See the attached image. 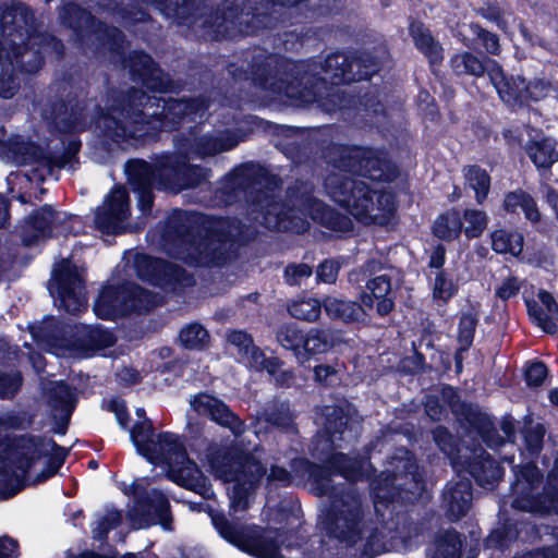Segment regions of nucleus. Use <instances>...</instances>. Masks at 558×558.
<instances>
[{
	"instance_id": "26",
	"label": "nucleus",
	"mask_w": 558,
	"mask_h": 558,
	"mask_svg": "<svg viewBox=\"0 0 558 558\" xmlns=\"http://www.w3.org/2000/svg\"><path fill=\"white\" fill-rule=\"evenodd\" d=\"M541 304L527 302V312L535 324L547 333H555L558 326V305L546 291L538 293Z\"/></svg>"
},
{
	"instance_id": "5",
	"label": "nucleus",
	"mask_w": 558,
	"mask_h": 558,
	"mask_svg": "<svg viewBox=\"0 0 558 558\" xmlns=\"http://www.w3.org/2000/svg\"><path fill=\"white\" fill-rule=\"evenodd\" d=\"M128 173L138 194V206L144 214L149 211L153 204V187L177 192L198 184L204 177L199 168L173 166L170 161L153 169L147 162L135 160L129 163Z\"/></svg>"
},
{
	"instance_id": "1",
	"label": "nucleus",
	"mask_w": 558,
	"mask_h": 558,
	"mask_svg": "<svg viewBox=\"0 0 558 558\" xmlns=\"http://www.w3.org/2000/svg\"><path fill=\"white\" fill-rule=\"evenodd\" d=\"M158 101H162V110L149 111L155 105L153 98L143 92L134 90L128 97V108H112L108 114L97 119L96 126L109 136L141 137L150 135V129L170 130L179 120L186 118L194 120L202 117L207 109L204 100L158 99ZM156 107L159 108L160 104L157 102Z\"/></svg>"
},
{
	"instance_id": "6",
	"label": "nucleus",
	"mask_w": 558,
	"mask_h": 558,
	"mask_svg": "<svg viewBox=\"0 0 558 558\" xmlns=\"http://www.w3.org/2000/svg\"><path fill=\"white\" fill-rule=\"evenodd\" d=\"M404 454V458L396 459L398 473L386 471L372 483L375 510L381 515L384 513L380 507H387L395 501H412L423 489L418 465L408 452Z\"/></svg>"
},
{
	"instance_id": "29",
	"label": "nucleus",
	"mask_w": 558,
	"mask_h": 558,
	"mask_svg": "<svg viewBox=\"0 0 558 558\" xmlns=\"http://www.w3.org/2000/svg\"><path fill=\"white\" fill-rule=\"evenodd\" d=\"M47 399L53 417L66 422L74 409L73 391L64 383L57 381L47 389Z\"/></svg>"
},
{
	"instance_id": "38",
	"label": "nucleus",
	"mask_w": 558,
	"mask_h": 558,
	"mask_svg": "<svg viewBox=\"0 0 558 558\" xmlns=\"http://www.w3.org/2000/svg\"><path fill=\"white\" fill-rule=\"evenodd\" d=\"M451 68L457 74H469L473 76H482L485 72L489 75V70L494 66L495 61H488L485 64L482 60L470 52H462L453 56L450 60Z\"/></svg>"
},
{
	"instance_id": "19",
	"label": "nucleus",
	"mask_w": 558,
	"mask_h": 558,
	"mask_svg": "<svg viewBox=\"0 0 558 558\" xmlns=\"http://www.w3.org/2000/svg\"><path fill=\"white\" fill-rule=\"evenodd\" d=\"M62 21L75 31L85 32L93 31L101 40L116 43L120 36V32L113 27L104 26L95 23L93 16L85 10L75 4H68L61 16Z\"/></svg>"
},
{
	"instance_id": "10",
	"label": "nucleus",
	"mask_w": 558,
	"mask_h": 558,
	"mask_svg": "<svg viewBox=\"0 0 558 558\" xmlns=\"http://www.w3.org/2000/svg\"><path fill=\"white\" fill-rule=\"evenodd\" d=\"M49 291L58 308L73 315L86 310L83 275L70 260L62 259L54 266Z\"/></svg>"
},
{
	"instance_id": "56",
	"label": "nucleus",
	"mask_w": 558,
	"mask_h": 558,
	"mask_svg": "<svg viewBox=\"0 0 558 558\" xmlns=\"http://www.w3.org/2000/svg\"><path fill=\"white\" fill-rule=\"evenodd\" d=\"M21 375L17 372L0 375V396L2 398L12 397L21 386Z\"/></svg>"
},
{
	"instance_id": "14",
	"label": "nucleus",
	"mask_w": 558,
	"mask_h": 558,
	"mask_svg": "<svg viewBox=\"0 0 558 558\" xmlns=\"http://www.w3.org/2000/svg\"><path fill=\"white\" fill-rule=\"evenodd\" d=\"M75 219L76 217L61 211L54 213L50 207L45 206L21 226L20 235L25 245H34L54 233L69 230L64 227L65 220L72 222Z\"/></svg>"
},
{
	"instance_id": "53",
	"label": "nucleus",
	"mask_w": 558,
	"mask_h": 558,
	"mask_svg": "<svg viewBox=\"0 0 558 558\" xmlns=\"http://www.w3.org/2000/svg\"><path fill=\"white\" fill-rule=\"evenodd\" d=\"M469 31L476 36L482 45L484 46L485 50L490 54H499L500 53V45H499V38L497 35L487 32L483 29L477 24H470L468 26Z\"/></svg>"
},
{
	"instance_id": "22",
	"label": "nucleus",
	"mask_w": 558,
	"mask_h": 558,
	"mask_svg": "<svg viewBox=\"0 0 558 558\" xmlns=\"http://www.w3.org/2000/svg\"><path fill=\"white\" fill-rule=\"evenodd\" d=\"M472 500L471 482L469 478H460L449 482L444 492V504L448 515L458 520L469 511Z\"/></svg>"
},
{
	"instance_id": "8",
	"label": "nucleus",
	"mask_w": 558,
	"mask_h": 558,
	"mask_svg": "<svg viewBox=\"0 0 558 558\" xmlns=\"http://www.w3.org/2000/svg\"><path fill=\"white\" fill-rule=\"evenodd\" d=\"M396 204L390 192L374 187L364 181L351 186V217L364 225H387L393 217Z\"/></svg>"
},
{
	"instance_id": "43",
	"label": "nucleus",
	"mask_w": 558,
	"mask_h": 558,
	"mask_svg": "<svg viewBox=\"0 0 558 558\" xmlns=\"http://www.w3.org/2000/svg\"><path fill=\"white\" fill-rule=\"evenodd\" d=\"M241 361L250 368L256 371L266 369L270 375H275L280 366L276 357H266L265 353L254 344L248 349V353L241 355Z\"/></svg>"
},
{
	"instance_id": "61",
	"label": "nucleus",
	"mask_w": 558,
	"mask_h": 558,
	"mask_svg": "<svg viewBox=\"0 0 558 558\" xmlns=\"http://www.w3.org/2000/svg\"><path fill=\"white\" fill-rule=\"evenodd\" d=\"M543 438L544 430L539 425L532 427L524 433L525 444L533 453L537 452L542 448Z\"/></svg>"
},
{
	"instance_id": "64",
	"label": "nucleus",
	"mask_w": 558,
	"mask_h": 558,
	"mask_svg": "<svg viewBox=\"0 0 558 558\" xmlns=\"http://www.w3.org/2000/svg\"><path fill=\"white\" fill-rule=\"evenodd\" d=\"M265 420L278 427H289L291 424V414L288 408L281 407L278 413H265Z\"/></svg>"
},
{
	"instance_id": "60",
	"label": "nucleus",
	"mask_w": 558,
	"mask_h": 558,
	"mask_svg": "<svg viewBox=\"0 0 558 558\" xmlns=\"http://www.w3.org/2000/svg\"><path fill=\"white\" fill-rule=\"evenodd\" d=\"M339 266L333 260L322 263L317 269V278L325 283H332L338 276Z\"/></svg>"
},
{
	"instance_id": "15",
	"label": "nucleus",
	"mask_w": 558,
	"mask_h": 558,
	"mask_svg": "<svg viewBox=\"0 0 558 558\" xmlns=\"http://www.w3.org/2000/svg\"><path fill=\"white\" fill-rule=\"evenodd\" d=\"M129 217L128 192L114 187L95 215V226L104 234H117L126 230Z\"/></svg>"
},
{
	"instance_id": "11",
	"label": "nucleus",
	"mask_w": 558,
	"mask_h": 558,
	"mask_svg": "<svg viewBox=\"0 0 558 558\" xmlns=\"http://www.w3.org/2000/svg\"><path fill=\"white\" fill-rule=\"evenodd\" d=\"M156 303L149 292L135 286L106 287L94 304V312L101 319H114L131 311H146Z\"/></svg>"
},
{
	"instance_id": "18",
	"label": "nucleus",
	"mask_w": 558,
	"mask_h": 558,
	"mask_svg": "<svg viewBox=\"0 0 558 558\" xmlns=\"http://www.w3.org/2000/svg\"><path fill=\"white\" fill-rule=\"evenodd\" d=\"M282 206L279 202L275 201L272 195L264 194L263 198L256 203V208L253 211H259L260 217L256 216L255 219L259 220L268 229L278 230H292L302 232L307 228V221L301 220L300 223L288 220L287 214L282 215Z\"/></svg>"
},
{
	"instance_id": "52",
	"label": "nucleus",
	"mask_w": 558,
	"mask_h": 558,
	"mask_svg": "<svg viewBox=\"0 0 558 558\" xmlns=\"http://www.w3.org/2000/svg\"><path fill=\"white\" fill-rule=\"evenodd\" d=\"M306 468V473L310 480L317 484L322 494L332 495L336 488L331 486L329 478L331 474H326V471L314 464L302 462Z\"/></svg>"
},
{
	"instance_id": "37",
	"label": "nucleus",
	"mask_w": 558,
	"mask_h": 558,
	"mask_svg": "<svg viewBox=\"0 0 558 558\" xmlns=\"http://www.w3.org/2000/svg\"><path fill=\"white\" fill-rule=\"evenodd\" d=\"M461 539L457 532L448 530L438 535L428 549L427 558H459Z\"/></svg>"
},
{
	"instance_id": "24",
	"label": "nucleus",
	"mask_w": 558,
	"mask_h": 558,
	"mask_svg": "<svg viewBox=\"0 0 558 558\" xmlns=\"http://www.w3.org/2000/svg\"><path fill=\"white\" fill-rule=\"evenodd\" d=\"M226 245V241L221 239H203L198 243L190 244L186 255L181 258L202 266L218 265L225 260L222 251Z\"/></svg>"
},
{
	"instance_id": "20",
	"label": "nucleus",
	"mask_w": 558,
	"mask_h": 558,
	"mask_svg": "<svg viewBox=\"0 0 558 558\" xmlns=\"http://www.w3.org/2000/svg\"><path fill=\"white\" fill-rule=\"evenodd\" d=\"M343 440L342 433L326 432L317 439L315 451L317 456L326 462L327 466L342 477L348 480V459L347 456L338 449L342 448L338 442Z\"/></svg>"
},
{
	"instance_id": "33",
	"label": "nucleus",
	"mask_w": 558,
	"mask_h": 558,
	"mask_svg": "<svg viewBox=\"0 0 558 558\" xmlns=\"http://www.w3.org/2000/svg\"><path fill=\"white\" fill-rule=\"evenodd\" d=\"M462 218L458 210H448L439 215L433 225V233L442 241H453L462 232Z\"/></svg>"
},
{
	"instance_id": "40",
	"label": "nucleus",
	"mask_w": 558,
	"mask_h": 558,
	"mask_svg": "<svg viewBox=\"0 0 558 558\" xmlns=\"http://www.w3.org/2000/svg\"><path fill=\"white\" fill-rule=\"evenodd\" d=\"M471 474L480 486L492 488L501 478L502 470L494 459L484 457L472 466Z\"/></svg>"
},
{
	"instance_id": "51",
	"label": "nucleus",
	"mask_w": 558,
	"mask_h": 558,
	"mask_svg": "<svg viewBox=\"0 0 558 558\" xmlns=\"http://www.w3.org/2000/svg\"><path fill=\"white\" fill-rule=\"evenodd\" d=\"M304 335L295 327L289 326L278 332V341L286 349L292 350L298 360V351L302 347Z\"/></svg>"
},
{
	"instance_id": "25",
	"label": "nucleus",
	"mask_w": 558,
	"mask_h": 558,
	"mask_svg": "<svg viewBox=\"0 0 558 558\" xmlns=\"http://www.w3.org/2000/svg\"><path fill=\"white\" fill-rule=\"evenodd\" d=\"M236 144L238 142L228 135H204L193 141L187 140L186 143L179 146V149L185 155L205 157L230 150L235 147Z\"/></svg>"
},
{
	"instance_id": "7",
	"label": "nucleus",
	"mask_w": 558,
	"mask_h": 558,
	"mask_svg": "<svg viewBox=\"0 0 558 558\" xmlns=\"http://www.w3.org/2000/svg\"><path fill=\"white\" fill-rule=\"evenodd\" d=\"M147 487L146 478H137L130 484L121 485L125 495L134 497V507L129 511L130 519L137 527L160 524L165 530H170L171 518L167 497L156 489L147 493Z\"/></svg>"
},
{
	"instance_id": "54",
	"label": "nucleus",
	"mask_w": 558,
	"mask_h": 558,
	"mask_svg": "<svg viewBox=\"0 0 558 558\" xmlns=\"http://www.w3.org/2000/svg\"><path fill=\"white\" fill-rule=\"evenodd\" d=\"M120 519L121 515L117 510H109L101 519L94 523V536L101 539L111 529L117 526Z\"/></svg>"
},
{
	"instance_id": "48",
	"label": "nucleus",
	"mask_w": 558,
	"mask_h": 558,
	"mask_svg": "<svg viewBox=\"0 0 558 558\" xmlns=\"http://www.w3.org/2000/svg\"><path fill=\"white\" fill-rule=\"evenodd\" d=\"M180 341L186 348L201 349L208 343L209 335L202 325L191 324L181 330Z\"/></svg>"
},
{
	"instance_id": "36",
	"label": "nucleus",
	"mask_w": 558,
	"mask_h": 558,
	"mask_svg": "<svg viewBox=\"0 0 558 558\" xmlns=\"http://www.w3.org/2000/svg\"><path fill=\"white\" fill-rule=\"evenodd\" d=\"M504 208L509 213H517L521 209L526 219L532 222L539 220V211L534 198L524 191L510 192L505 196Z\"/></svg>"
},
{
	"instance_id": "4",
	"label": "nucleus",
	"mask_w": 558,
	"mask_h": 558,
	"mask_svg": "<svg viewBox=\"0 0 558 558\" xmlns=\"http://www.w3.org/2000/svg\"><path fill=\"white\" fill-rule=\"evenodd\" d=\"M28 9L24 5H17L10 9L2 15L1 32L4 40L0 44V96L11 98L16 89L14 72L17 66H23L25 71L32 72L41 64L36 56L35 64L25 65L24 58L26 52H21L17 45L24 43L28 35Z\"/></svg>"
},
{
	"instance_id": "58",
	"label": "nucleus",
	"mask_w": 558,
	"mask_h": 558,
	"mask_svg": "<svg viewBox=\"0 0 558 558\" xmlns=\"http://www.w3.org/2000/svg\"><path fill=\"white\" fill-rule=\"evenodd\" d=\"M312 269L305 264L290 265L286 268L284 277L289 284H300L303 278L310 277Z\"/></svg>"
},
{
	"instance_id": "17",
	"label": "nucleus",
	"mask_w": 558,
	"mask_h": 558,
	"mask_svg": "<svg viewBox=\"0 0 558 558\" xmlns=\"http://www.w3.org/2000/svg\"><path fill=\"white\" fill-rule=\"evenodd\" d=\"M190 405L196 413L208 416L214 422L229 427L236 436L244 432L243 423L222 401L210 395L199 393L194 396L190 400Z\"/></svg>"
},
{
	"instance_id": "27",
	"label": "nucleus",
	"mask_w": 558,
	"mask_h": 558,
	"mask_svg": "<svg viewBox=\"0 0 558 558\" xmlns=\"http://www.w3.org/2000/svg\"><path fill=\"white\" fill-rule=\"evenodd\" d=\"M130 68L132 73L142 80L143 85L147 89L156 92H163L167 89L162 72L156 68L149 56L143 52H136L131 59Z\"/></svg>"
},
{
	"instance_id": "57",
	"label": "nucleus",
	"mask_w": 558,
	"mask_h": 558,
	"mask_svg": "<svg viewBox=\"0 0 558 558\" xmlns=\"http://www.w3.org/2000/svg\"><path fill=\"white\" fill-rule=\"evenodd\" d=\"M227 337L229 343L238 349L240 356L243 353H248V349L252 347L253 341L246 332L233 330L230 331Z\"/></svg>"
},
{
	"instance_id": "16",
	"label": "nucleus",
	"mask_w": 558,
	"mask_h": 558,
	"mask_svg": "<svg viewBox=\"0 0 558 558\" xmlns=\"http://www.w3.org/2000/svg\"><path fill=\"white\" fill-rule=\"evenodd\" d=\"M355 173L373 181H392L397 174V167L386 159L380 151L351 147V174Z\"/></svg>"
},
{
	"instance_id": "23",
	"label": "nucleus",
	"mask_w": 558,
	"mask_h": 558,
	"mask_svg": "<svg viewBox=\"0 0 558 558\" xmlns=\"http://www.w3.org/2000/svg\"><path fill=\"white\" fill-rule=\"evenodd\" d=\"M389 62V52L385 45L372 43L359 57L351 60V71L357 69L355 80H368Z\"/></svg>"
},
{
	"instance_id": "32",
	"label": "nucleus",
	"mask_w": 558,
	"mask_h": 558,
	"mask_svg": "<svg viewBox=\"0 0 558 558\" xmlns=\"http://www.w3.org/2000/svg\"><path fill=\"white\" fill-rule=\"evenodd\" d=\"M331 348V342L325 331L311 329L303 337L302 347L298 351V362L304 364L312 356L323 354Z\"/></svg>"
},
{
	"instance_id": "41",
	"label": "nucleus",
	"mask_w": 558,
	"mask_h": 558,
	"mask_svg": "<svg viewBox=\"0 0 558 558\" xmlns=\"http://www.w3.org/2000/svg\"><path fill=\"white\" fill-rule=\"evenodd\" d=\"M462 218V232L468 239H475L481 236L488 226V216L485 211L474 208H469L461 215Z\"/></svg>"
},
{
	"instance_id": "35",
	"label": "nucleus",
	"mask_w": 558,
	"mask_h": 558,
	"mask_svg": "<svg viewBox=\"0 0 558 558\" xmlns=\"http://www.w3.org/2000/svg\"><path fill=\"white\" fill-rule=\"evenodd\" d=\"M82 333L88 338L87 341L80 339L72 345L69 344L68 347H72L75 350L84 351L86 354H88L89 351H99L109 348L116 341L114 337L110 331L101 329L99 327H84L82 329Z\"/></svg>"
},
{
	"instance_id": "39",
	"label": "nucleus",
	"mask_w": 558,
	"mask_h": 558,
	"mask_svg": "<svg viewBox=\"0 0 558 558\" xmlns=\"http://www.w3.org/2000/svg\"><path fill=\"white\" fill-rule=\"evenodd\" d=\"M492 247L499 254L519 256L523 247V236L513 231L496 230L492 233Z\"/></svg>"
},
{
	"instance_id": "47",
	"label": "nucleus",
	"mask_w": 558,
	"mask_h": 558,
	"mask_svg": "<svg viewBox=\"0 0 558 558\" xmlns=\"http://www.w3.org/2000/svg\"><path fill=\"white\" fill-rule=\"evenodd\" d=\"M457 286L448 278L445 271L439 270L436 272L433 283V301L444 305L457 293Z\"/></svg>"
},
{
	"instance_id": "44",
	"label": "nucleus",
	"mask_w": 558,
	"mask_h": 558,
	"mask_svg": "<svg viewBox=\"0 0 558 558\" xmlns=\"http://www.w3.org/2000/svg\"><path fill=\"white\" fill-rule=\"evenodd\" d=\"M477 324V318L472 313L462 314L459 328H458V341L460 343L459 351L456 354L457 367L461 366V352L466 351L472 342Z\"/></svg>"
},
{
	"instance_id": "62",
	"label": "nucleus",
	"mask_w": 558,
	"mask_h": 558,
	"mask_svg": "<svg viewBox=\"0 0 558 558\" xmlns=\"http://www.w3.org/2000/svg\"><path fill=\"white\" fill-rule=\"evenodd\" d=\"M325 310L330 317L344 319L348 304L345 301L336 298H327L325 301Z\"/></svg>"
},
{
	"instance_id": "34",
	"label": "nucleus",
	"mask_w": 558,
	"mask_h": 558,
	"mask_svg": "<svg viewBox=\"0 0 558 558\" xmlns=\"http://www.w3.org/2000/svg\"><path fill=\"white\" fill-rule=\"evenodd\" d=\"M526 153L537 168H549L558 160L555 142L546 137L530 142Z\"/></svg>"
},
{
	"instance_id": "59",
	"label": "nucleus",
	"mask_w": 558,
	"mask_h": 558,
	"mask_svg": "<svg viewBox=\"0 0 558 558\" xmlns=\"http://www.w3.org/2000/svg\"><path fill=\"white\" fill-rule=\"evenodd\" d=\"M547 375V367L542 362L530 365L525 372V379L530 386H539Z\"/></svg>"
},
{
	"instance_id": "28",
	"label": "nucleus",
	"mask_w": 558,
	"mask_h": 558,
	"mask_svg": "<svg viewBox=\"0 0 558 558\" xmlns=\"http://www.w3.org/2000/svg\"><path fill=\"white\" fill-rule=\"evenodd\" d=\"M329 159L333 170H337L338 172H332L326 178V187L329 190V193L335 201L345 203L344 181L348 177V159L345 150L339 147L332 148L329 154Z\"/></svg>"
},
{
	"instance_id": "2",
	"label": "nucleus",
	"mask_w": 558,
	"mask_h": 558,
	"mask_svg": "<svg viewBox=\"0 0 558 558\" xmlns=\"http://www.w3.org/2000/svg\"><path fill=\"white\" fill-rule=\"evenodd\" d=\"M131 439L140 454L148 462L168 471L171 481L195 492L205 499L215 493L197 465L187 458L182 439L173 433L153 434V426L145 420L131 430Z\"/></svg>"
},
{
	"instance_id": "12",
	"label": "nucleus",
	"mask_w": 558,
	"mask_h": 558,
	"mask_svg": "<svg viewBox=\"0 0 558 558\" xmlns=\"http://www.w3.org/2000/svg\"><path fill=\"white\" fill-rule=\"evenodd\" d=\"M0 158L15 165H34L23 174V178L34 183L44 181L48 175H52L54 167H60L44 155L39 147L23 141L20 136L12 137L8 143L0 142Z\"/></svg>"
},
{
	"instance_id": "3",
	"label": "nucleus",
	"mask_w": 558,
	"mask_h": 558,
	"mask_svg": "<svg viewBox=\"0 0 558 558\" xmlns=\"http://www.w3.org/2000/svg\"><path fill=\"white\" fill-rule=\"evenodd\" d=\"M66 451L52 440L35 437L15 439L8 451L9 470L0 472V481L8 485L0 492L7 499L21 490L23 483H40L52 476L61 468Z\"/></svg>"
},
{
	"instance_id": "55",
	"label": "nucleus",
	"mask_w": 558,
	"mask_h": 558,
	"mask_svg": "<svg viewBox=\"0 0 558 558\" xmlns=\"http://www.w3.org/2000/svg\"><path fill=\"white\" fill-rule=\"evenodd\" d=\"M348 69L349 63L345 54H333L326 60V72H332L333 84H338V80L344 77Z\"/></svg>"
},
{
	"instance_id": "21",
	"label": "nucleus",
	"mask_w": 558,
	"mask_h": 558,
	"mask_svg": "<svg viewBox=\"0 0 558 558\" xmlns=\"http://www.w3.org/2000/svg\"><path fill=\"white\" fill-rule=\"evenodd\" d=\"M379 531L366 526L355 524L351 525V547L355 553H360L362 558H372L383 551L389 550L391 545L379 537Z\"/></svg>"
},
{
	"instance_id": "13",
	"label": "nucleus",
	"mask_w": 558,
	"mask_h": 558,
	"mask_svg": "<svg viewBox=\"0 0 558 558\" xmlns=\"http://www.w3.org/2000/svg\"><path fill=\"white\" fill-rule=\"evenodd\" d=\"M489 78L500 98L509 105L529 99L537 101L556 90L550 82L543 78H535L526 83L523 77L518 76L509 81L498 63H494L489 70Z\"/></svg>"
},
{
	"instance_id": "30",
	"label": "nucleus",
	"mask_w": 558,
	"mask_h": 558,
	"mask_svg": "<svg viewBox=\"0 0 558 558\" xmlns=\"http://www.w3.org/2000/svg\"><path fill=\"white\" fill-rule=\"evenodd\" d=\"M324 525L328 535L342 542L347 541L349 520L348 507L343 497H341L340 502L336 500L331 505L326 513Z\"/></svg>"
},
{
	"instance_id": "63",
	"label": "nucleus",
	"mask_w": 558,
	"mask_h": 558,
	"mask_svg": "<svg viewBox=\"0 0 558 558\" xmlns=\"http://www.w3.org/2000/svg\"><path fill=\"white\" fill-rule=\"evenodd\" d=\"M107 409L114 413L119 425L124 428L128 423L126 408L123 400L113 398L107 402Z\"/></svg>"
},
{
	"instance_id": "31",
	"label": "nucleus",
	"mask_w": 558,
	"mask_h": 558,
	"mask_svg": "<svg viewBox=\"0 0 558 558\" xmlns=\"http://www.w3.org/2000/svg\"><path fill=\"white\" fill-rule=\"evenodd\" d=\"M415 47L428 58L430 63L442 60L444 50L440 44L434 39L428 28L420 23H413L410 27Z\"/></svg>"
},
{
	"instance_id": "45",
	"label": "nucleus",
	"mask_w": 558,
	"mask_h": 558,
	"mask_svg": "<svg viewBox=\"0 0 558 558\" xmlns=\"http://www.w3.org/2000/svg\"><path fill=\"white\" fill-rule=\"evenodd\" d=\"M138 266L141 264L147 265L149 268H151V274H147V279L151 281H156V284H162L165 282V279L159 278V274H162L163 276H170L174 280L180 279V270L175 267H173L170 264H167L162 260L154 259L151 257L143 256L140 257L137 260Z\"/></svg>"
},
{
	"instance_id": "50",
	"label": "nucleus",
	"mask_w": 558,
	"mask_h": 558,
	"mask_svg": "<svg viewBox=\"0 0 558 558\" xmlns=\"http://www.w3.org/2000/svg\"><path fill=\"white\" fill-rule=\"evenodd\" d=\"M478 13L486 20L495 23L500 29L507 31L510 26V21H514L512 13H505L497 5H486L478 10Z\"/></svg>"
},
{
	"instance_id": "46",
	"label": "nucleus",
	"mask_w": 558,
	"mask_h": 558,
	"mask_svg": "<svg viewBox=\"0 0 558 558\" xmlns=\"http://www.w3.org/2000/svg\"><path fill=\"white\" fill-rule=\"evenodd\" d=\"M367 290L371 294H363L361 296V305H359L364 313L373 307L374 300L381 299L389 293L390 281L386 276H378L367 282Z\"/></svg>"
},
{
	"instance_id": "9",
	"label": "nucleus",
	"mask_w": 558,
	"mask_h": 558,
	"mask_svg": "<svg viewBox=\"0 0 558 558\" xmlns=\"http://www.w3.org/2000/svg\"><path fill=\"white\" fill-rule=\"evenodd\" d=\"M517 480L512 485L513 498L511 506L518 510L532 513H558V483L556 476H549V486L556 490L555 495L548 489L545 496L536 498L534 490L539 482L541 473L533 464H525L515 472Z\"/></svg>"
},
{
	"instance_id": "49",
	"label": "nucleus",
	"mask_w": 558,
	"mask_h": 558,
	"mask_svg": "<svg viewBox=\"0 0 558 558\" xmlns=\"http://www.w3.org/2000/svg\"><path fill=\"white\" fill-rule=\"evenodd\" d=\"M320 311V303L316 299H302L289 306V312L293 317L310 322L317 319Z\"/></svg>"
},
{
	"instance_id": "42",
	"label": "nucleus",
	"mask_w": 558,
	"mask_h": 558,
	"mask_svg": "<svg viewBox=\"0 0 558 558\" xmlns=\"http://www.w3.org/2000/svg\"><path fill=\"white\" fill-rule=\"evenodd\" d=\"M464 177L468 185L475 192V199L482 204L487 197L490 178L488 173L477 166H470L464 169Z\"/></svg>"
}]
</instances>
